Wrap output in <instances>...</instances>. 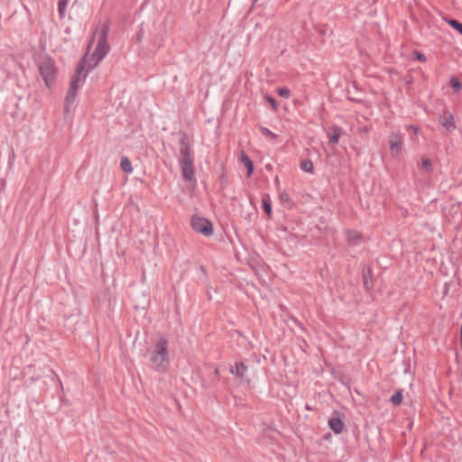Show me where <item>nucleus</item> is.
Instances as JSON below:
<instances>
[{"instance_id":"nucleus-1","label":"nucleus","mask_w":462,"mask_h":462,"mask_svg":"<svg viewBox=\"0 0 462 462\" xmlns=\"http://www.w3.org/2000/svg\"><path fill=\"white\" fill-rule=\"evenodd\" d=\"M109 29L110 25L108 21H106L97 26L93 35V39L97 37V43L90 58V61H93V63L88 64V71L94 69L108 53L110 50V47L107 43Z\"/></svg>"},{"instance_id":"nucleus-2","label":"nucleus","mask_w":462,"mask_h":462,"mask_svg":"<svg viewBox=\"0 0 462 462\" xmlns=\"http://www.w3.org/2000/svg\"><path fill=\"white\" fill-rule=\"evenodd\" d=\"M180 159L179 162L181 167L182 176L185 180L191 181L195 178L194 173V159L191 154L189 141L186 133H180Z\"/></svg>"},{"instance_id":"nucleus-3","label":"nucleus","mask_w":462,"mask_h":462,"mask_svg":"<svg viewBox=\"0 0 462 462\" xmlns=\"http://www.w3.org/2000/svg\"><path fill=\"white\" fill-rule=\"evenodd\" d=\"M168 345L166 338H160L151 354V366L158 373H164L169 366Z\"/></svg>"},{"instance_id":"nucleus-4","label":"nucleus","mask_w":462,"mask_h":462,"mask_svg":"<svg viewBox=\"0 0 462 462\" xmlns=\"http://www.w3.org/2000/svg\"><path fill=\"white\" fill-rule=\"evenodd\" d=\"M84 63H85V58H83L81 60L80 63L77 66V69H76V71H75V75L72 78L71 82L69 84V90H68V93H67V96H66V98H65V102H66L65 111L67 113L69 111V106L75 102V98H76V95H77V91H78L79 83L81 81H84L85 78L87 77L88 73H86L83 76L82 79H80V74L85 69V64Z\"/></svg>"},{"instance_id":"nucleus-5","label":"nucleus","mask_w":462,"mask_h":462,"mask_svg":"<svg viewBox=\"0 0 462 462\" xmlns=\"http://www.w3.org/2000/svg\"><path fill=\"white\" fill-rule=\"evenodd\" d=\"M38 68L45 85L51 88L56 79L54 60L50 58H45L40 61Z\"/></svg>"},{"instance_id":"nucleus-6","label":"nucleus","mask_w":462,"mask_h":462,"mask_svg":"<svg viewBox=\"0 0 462 462\" xmlns=\"http://www.w3.org/2000/svg\"><path fill=\"white\" fill-rule=\"evenodd\" d=\"M190 225L193 230L204 235L205 236H209L212 234V224L210 221L204 217L192 216Z\"/></svg>"},{"instance_id":"nucleus-7","label":"nucleus","mask_w":462,"mask_h":462,"mask_svg":"<svg viewBox=\"0 0 462 462\" xmlns=\"http://www.w3.org/2000/svg\"><path fill=\"white\" fill-rule=\"evenodd\" d=\"M390 149L392 153L397 154L402 149V137L398 134H392L389 137Z\"/></svg>"},{"instance_id":"nucleus-8","label":"nucleus","mask_w":462,"mask_h":462,"mask_svg":"<svg viewBox=\"0 0 462 462\" xmlns=\"http://www.w3.org/2000/svg\"><path fill=\"white\" fill-rule=\"evenodd\" d=\"M342 129L339 126L332 125L328 128V136L329 144L335 145L338 143L341 136Z\"/></svg>"},{"instance_id":"nucleus-9","label":"nucleus","mask_w":462,"mask_h":462,"mask_svg":"<svg viewBox=\"0 0 462 462\" xmlns=\"http://www.w3.org/2000/svg\"><path fill=\"white\" fill-rule=\"evenodd\" d=\"M328 426L334 431V433L339 434L343 431L344 422L337 417L330 418L328 420Z\"/></svg>"},{"instance_id":"nucleus-10","label":"nucleus","mask_w":462,"mask_h":462,"mask_svg":"<svg viewBox=\"0 0 462 462\" xmlns=\"http://www.w3.org/2000/svg\"><path fill=\"white\" fill-rule=\"evenodd\" d=\"M363 282L366 291L373 288L371 268L366 266L363 269Z\"/></svg>"},{"instance_id":"nucleus-11","label":"nucleus","mask_w":462,"mask_h":462,"mask_svg":"<svg viewBox=\"0 0 462 462\" xmlns=\"http://www.w3.org/2000/svg\"><path fill=\"white\" fill-rule=\"evenodd\" d=\"M247 370V366L243 362H236L235 366L230 368V373L235 374L236 377H244L245 373Z\"/></svg>"},{"instance_id":"nucleus-12","label":"nucleus","mask_w":462,"mask_h":462,"mask_svg":"<svg viewBox=\"0 0 462 462\" xmlns=\"http://www.w3.org/2000/svg\"><path fill=\"white\" fill-rule=\"evenodd\" d=\"M439 123L448 131H451L456 128L454 117L450 114L448 116H441L439 118Z\"/></svg>"},{"instance_id":"nucleus-13","label":"nucleus","mask_w":462,"mask_h":462,"mask_svg":"<svg viewBox=\"0 0 462 462\" xmlns=\"http://www.w3.org/2000/svg\"><path fill=\"white\" fill-rule=\"evenodd\" d=\"M241 162L246 167L247 175L251 176L254 171V162L244 152H241Z\"/></svg>"},{"instance_id":"nucleus-14","label":"nucleus","mask_w":462,"mask_h":462,"mask_svg":"<svg viewBox=\"0 0 462 462\" xmlns=\"http://www.w3.org/2000/svg\"><path fill=\"white\" fill-rule=\"evenodd\" d=\"M262 204H263V211L270 217L272 215V205H271V199H270L269 195L263 196Z\"/></svg>"},{"instance_id":"nucleus-15","label":"nucleus","mask_w":462,"mask_h":462,"mask_svg":"<svg viewBox=\"0 0 462 462\" xmlns=\"http://www.w3.org/2000/svg\"><path fill=\"white\" fill-rule=\"evenodd\" d=\"M120 166H121V169L125 171V172H132L133 169H132V166H131V162L129 161V159L125 156H123L121 158V163H120Z\"/></svg>"},{"instance_id":"nucleus-16","label":"nucleus","mask_w":462,"mask_h":462,"mask_svg":"<svg viewBox=\"0 0 462 462\" xmlns=\"http://www.w3.org/2000/svg\"><path fill=\"white\" fill-rule=\"evenodd\" d=\"M300 169L306 172L312 173L314 171L313 163L310 160H304L300 162Z\"/></svg>"},{"instance_id":"nucleus-17","label":"nucleus","mask_w":462,"mask_h":462,"mask_svg":"<svg viewBox=\"0 0 462 462\" xmlns=\"http://www.w3.org/2000/svg\"><path fill=\"white\" fill-rule=\"evenodd\" d=\"M391 402L395 404V405H399L402 403V391H398L397 393H395L390 399Z\"/></svg>"},{"instance_id":"nucleus-18","label":"nucleus","mask_w":462,"mask_h":462,"mask_svg":"<svg viewBox=\"0 0 462 462\" xmlns=\"http://www.w3.org/2000/svg\"><path fill=\"white\" fill-rule=\"evenodd\" d=\"M448 23L459 33L462 34V23L455 19L448 20Z\"/></svg>"},{"instance_id":"nucleus-19","label":"nucleus","mask_w":462,"mask_h":462,"mask_svg":"<svg viewBox=\"0 0 462 462\" xmlns=\"http://www.w3.org/2000/svg\"><path fill=\"white\" fill-rule=\"evenodd\" d=\"M69 0H59L58 3V11L60 14V16L62 17L65 13L66 6L68 5Z\"/></svg>"},{"instance_id":"nucleus-20","label":"nucleus","mask_w":462,"mask_h":462,"mask_svg":"<svg viewBox=\"0 0 462 462\" xmlns=\"http://www.w3.org/2000/svg\"><path fill=\"white\" fill-rule=\"evenodd\" d=\"M450 84L455 92H458L462 88V84L457 78H452Z\"/></svg>"},{"instance_id":"nucleus-21","label":"nucleus","mask_w":462,"mask_h":462,"mask_svg":"<svg viewBox=\"0 0 462 462\" xmlns=\"http://www.w3.org/2000/svg\"><path fill=\"white\" fill-rule=\"evenodd\" d=\"M260 131L261 133L266 136V137H269L273 140L276 139L277 138V134H275L274 133H273L272 131H270L268 128L266 127H260Z\"/></svg>"},{"instance_id":"nucleus-22","label":"nucleus","mask_w":462,"mask_h":462,"mask_svg":"<svg viewBox=\"0 0 462 462\" xmlns=\"http://www.w3.org/2000/svg\"><path fill=\"white\" fill-rule=\"evenodd\" d=\"M347 237L351 242H357L360 239V235L357 231L351 230L347 232Z\"/></svg>"},{"instance_id":"nucleus-23","label":"nucleus","mask_w":462,"mask_h":462,"mask_svg":"<svg viewBox=\"0 0 462 462\" xmlns=\"http://www.w3.org/2000/svg\"><path fill=\"white\" fill-rule=\"evenodd\" d=\"M277 93L282 97H285V98H288L290 97V90L287 88H279L277 89Z\"/></svg>"},{"instance_id":"nucleus-24","label":"nucleus","mask_w":462,"mask_h":462,"mask_svg":"<svg viewBox=\"0 0 462 462\" xmlns=\"http://www.w3.org/2000/svg\"><path fill=\"white\" fill-rule=\"evenodd\" d=\"M422 167L426 169L428 171L432 170V164L430 159L423 158L421 161Z\"/></svg>"},{"instance_id":"nucleus-25","label":"nucleus","mask_w":462,"mask_h":462,"mask_svg":"<svg viewBox=\"0 0 462 462\" xmlns=\"http://www.w3.org/2000/svg\"><path fill=\"white\" fill-rule=\"evenodd\" d=\"M414 55H415L416 60H418L420 61H425L426 60L425 55L420 53V52L414 51Z\"/></svg>"},{"instance_id":"nucleus-26","label":"nucleus","mask_w":462,"mask_h":462,"mask_svg":"<svg viewBox=\"0 0 462 462\" xmlns=\"http://www.w3.org/2000/svg\"><path fill=\"white\" fill-rule=\"evenodd\" d=\"M268 101H269V103L272 105V106L273 108L276 107V101H275V99L273 97H268Z\"/></svg>"},{"instance_id":"nucleus-27","label":"nucleus","mask_w":462,"mask_h":462,"mask_svg":"<svg viewBox=\"0 0 462 462\" xmlns=\"http://www.w3.org/2000/svg\"><path fill=\"white\" fill-rule=\"evenodd\" d=\"M409 128L412 129V131L414 132V134H417L418 133V130L419 128L415 125H410Z\"/></svg>"},{"instance_id":"nucleus-28","label":"nucleus","mask_w":462,"mask_h":462,"mask_svg":"<svg viewBox=\"0 0 462 462\" xmlns=\"http://www.w3.org/2000/svg\"><path fill=\"white\" fill-rule=\"evenodd\" d=\"M359 132L365 134V133H367V128L365 126L361 127V128H359Z\"/></svg>"},{"instance_id":"nucleus-29","label":"nucleus","mask_w":462,"mask_h":462,"mask_svg":"<svg viewBox=\"0 0 462 462\" xmlns=\"http://www.w3.org/2000/svg\"><path fill=\"white\" fill-rule=\"evenodd\" d=\"M208 300H212V295H211L209 290H208Z\"/></svg>"},{"instance_id":"nucleus-30","label":"nucleus","mask_w":462,"mask_h":462,"mask_svg":"<svg viewBox=\"0 0 462 462\" xmlns=\"http://www.w3.org/2000/svg\"><path fill=\"white\" fill-rule=\"evenodd\" d=\"M282 199H287V196L282 194V197H281Z\"/></svg>"}]
</instances>
